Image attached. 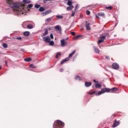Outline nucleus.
<instances>
[{
  "label": "nucleus",
  "mask_w": 128,
  "mask_h": 128,
  "mask_svg": "<svg viewBox=\"0 0 128 128\" xmlns=\"http://www.w3.org/2000/svg\"><path fill=\"white\" fill-rule=\"evenodd\" d=\"M6 2L9 4L10 8H14V12H16L17 16H20L24 14L22 10H24V6H22L19 3H14L12 0H6Z\"/></svg>",
  "instance_id": "nucleus-1"
},
{
  "label": "nucleus",
  "mask_w": 128,
  "mask_h": 128,
  "mask_svg": "<svg viewBox=\"0 0 128 128\" xmlns=\"http://www.w3.org/2000/svg\"><path fill=\"white\" fill-rule=\"evenodd\" d=\"M64 126V123L60 120H57L54 122L53 128H62Z\"/></svg>",
  "instance_id": "nucleus-2"
},
{
  "label": "nucleus",
  "mask_w": 128,
  "mask_h": 128,
  "mask_svg": "<svg viewBox=\"0 0 128 128\" xmlns=\"http://www.w3.org/2000/svg\"><path fill=\"white\" fill-rule=\"evenodd\" d=\"M110 92V88H106L102 89L100 92L96 93V96H100V94H102L104 92Z\"/></svg>",
  "instance_id": "nucleus-3"
},
{
  "label": "nucleus",
  "mask_w": 128,
  "mask_h": 128,
  "mask_svg": "<svg viewBox=\"0 0 128 128\" xmlns=\"http://www.w3.org/2000/svg\"><path fill=\"white\" fill-rule=\"evenodd\" d=\"M76 54V50L73 51L72 53H70L69 54V57L66 58L65 59L62 60V61L60 62V64H64V62H68V60H70V58H72V56L73 54Z\"/></svg>",
  "instance_id": "nucleus-4"
},
{
  "label": "nucleus",
  "mask_w": 128,
  "mask_h": 128,
  "mask_svg": "<svg viewBox=\"0 0 128 128\" xmlns=\"http://www.w3.org/2000/svg\"><path fill=\"white\" fill-rule=\"evenodd\" d=\"M67 44L68 43L66 42L65 39H62L60 40V46L62 48H64V46H66Z\"/></svg>",
  "instance_id": "nucleus-5"
},
{
  "label": "nucleus",
  "mask_w": 128,
  "mask_h": 128,
  "mask_svg": "<svg viewBox=\"0 0 128 128\" xmlns=\"http://www.w3.org/2000/svg\"><path fill=\"white\" fill-rule=\"evenodd\" d=\"M54 28H55L56 30L60 32V34H62V26L60 25H57L54 26Z\"/></svg>",
  "instance_id": "nucleus-6"
},
{
  "label": "nucleus",
  "mask_w": 128,
  "mask_h": 128,
  "mask_svg": "<svg viewBox=\"0 0 128 128\" xmlns=\"http://www.w3.org/2000/svg\"><path fill=\"white\" fill-rule=\"evenodd\" d=\"M112 68L114 70H118L120 68V65L116 63H114L112 64Z\"/></svg>",
  "instance_id": "nucleus-7"
},
{
  "label": "nucleus",
  "mask_w": 128,
  "mask_h": 128,
  "mask_svg": "<svg viewBox=\"0 0 128 128\" xmlns=\"http://www.w3.org/2000/svg\"><path fill=\"white\" fill-rule=\"evenodd\" d=\"M120 122L118 121V120H114V124L113 126H112V127L116 128V126H118L120 125Z\"/></svg>",
  "instance_id": "nucleus-8"
},
{
  "label": "nucleus",
  "mask_w": 128,
  "mask_h": 128,
  "mask_svg": "<svg viewBox=\"0 0 128 128\" xmlns=\"http://www.w3.org/2000/svg\"><path fill=\"white\" fill-rule=\"evenodd\" d=\"M43 39L46 42H50V38L49 36H44L43 38Z\"/></svg>",
  "instance_id": "nucleus-9"
},
{
  "label": "nucleus",
  "mask_w": 128,
  "mask_h": 128,
  "mask_svg": "<svg viewBox=\"0 0 128 128\" xmlns=\"http://www.w3.org/2000/svg\"><path fill=\"white\" fill-rule=\"evenodd\" d=\"M85 26L87 30H90V23L88 22H86L85 24Z\"/></svg>",
  "instance_id": "nucleus-10"
},
{
  "label": "nucleus",
  "mask_w": 128,
  "mask_h": 128,
  "mask_svg": "<svg viewBox=\"0 0 128 128\" xmlns=\"http://www.w3.org/2000/svg\"><path fill=\"white\" fill-rule=\"evenodd\" d=\"M32 24H28L27 26V28L29 30H32V28H34V22H32Z\"/></svg>",
  "instance_id": "nucleus-11"
},
{
  "label": "nucleus",
  "mask_w": 128,
  "mask_h": 128,
  "mask_svg": "<svg viewBox=\"0 0 128 128\" xmlns=\"http://www.w3.org/2000/svg\"><path fill=\"white\" fill-rule=\"evenodd\" d=\"M50 12H52V10H48L47 11H46L45 12H44L42 13V14L44 16H46V14H50Z\"/></svg>",
  "instance_id": "nucleus-12"
},
{
  "label": "nucleus",
  "mask_w": 128,
  "mask_h": 128,
  "mask_svg": "<svg viewBox=\"0 0 128 128\" xmlns=\"http://www.w3.org/2000/svg\"><path fill=\"white\" fill-rule=\"evenodd\" d=\"M94 52H96V54H100V50H98V47L94 46Z\"/></svg>",
  "instance_id": "nucleus-13"
},
{
  "label": "nucleus",
  "mask_w": 128,
  "mask_h": 128,
  "mask_svg": "<svg viewBox=\"0 0 128 128\" xmlns=\"http://www.w3.org/2000/svg\"><path fill=\"white\" fill-rule=\"evenodd\" d=\"M23 34L24 36H30V32L26 31L24 32Z\"/></svg>",
  "instance_id": "nucleus-14"
},
{
  "label": "nucleus",
  "mask_w": 128,
  "mask_h": 128,
  "mask_svg": "<svg viewBox=\"0 0 128 128\" xmlns=\"http://www.w3.org/2000/svg\"><path fill=\"white\" fill-rule=\"evenodd\" d=\"M90 86H92V82H85V86H86V88H88Z\"/></svg>",
  "instance_id": "nucleus-15"
},
{
  "label": "nucleus",
  "mask_w": 128,
  "mask_h": 128,
  "mask_svg": "<svg viewBox=\"0 0 128 128\" xmlns=\"http://www.w3.org/2000/svg\"><path fill=\"white\" fill-rule=\"evenodd\" d=\"M75 80H82V78H80V76L76 75L75 76Z\"/></svg>",
  "instance_id": "nucleus-16"
},
{
  "label": "nucleus",
  "mask_w": 128,
  "mask_h": 128,
  "mask_svg": "<svg viewBox=\"0 0 128 128\" xmlns=\"http://www.w3.org/2000/svg\"><path fill=\"white\" fill-rule=\"evenodd\" d=\"M110 90V92H117L118 88L114 87Z\"/></svg>",
  "instance_id": "nucleus-17"
},
{
  "label": "nucleus",
  "mask_w": 128,
  "mask_h": 128,
  "mask_svg": "<svg viewBox=\"0 0 128 128\" xmlns=\"http://www.w3.org/2000/svg\"><path fill=\"white\" fill-rule=\"evenodd\" d=\"M52 18H54V16L50 17V18H46V21L47 22H50L52 20Z\"/></svg>",
  "instance_id": "nucleus-18"
},
{
  "label": "nucleus",
  "mask_w": 128,
  "mask_h": 128,
  "mask_svg": "<svg viewBox=\"0 0 128 128\" xmlns=\"http://www.w3.org/2000/svg\"><path fill=\"white\" fill-rule=\"evenodd\" d=\"M95 87L96 88H102V84H95Z\"/></svg>",
  "instance_id": "nucleus-19"
},
{
  "label": "nucleus",
  "mask_w": 128,
  "mask_h": 128,
  "mask_svg": "<svg viewBox=\"0 0 128 128\" xmlns=\"http://www.w3.org/2000/svg\"><path fill=\"white\" fill-rule=\"evenodd\" d=\"M22 2H24V4H30V0H23Z\"/></svg>",
  "instance_id": "nucleus-20"
},
{
  "label": "nucleus",
  "mask_w": 128,
  "mask_h": 128,
  "mask_svg": "<svg viewBox=\"0 0 128 128\" xmlns=\"http://www.w3.org/2000/svg\"><path fill=\"white\" fill-rule=\"evenodd\" d=\"M74 6H69L66 8V10H72Z\"/></svg>",
  "instance_id": "nucleus-21"
},
{
  "label": "nucleus",
  "mask_w": 128,
  "mask_h": 128,
  "mask_svg": "<svg viewBox=\"0 0 128 128\" xmlns=\"http://www.w3.org/2000/svg\"><path fill=\"white\" fill-rule=\"evenodd\" d=\"M24 60L25 62H30L32 60V59L30 58H24Z\"/></svg>",
  "instance_id": "nucleus-22"
},
{
  "label": "nucleus",
  "mask_w": 128,
  "mask_h": 128,
  "mask_svg": "<svg viewBox=\"0 0 128 128\" xmlns=\"http://www.w3.org/2000/svg\"><path fill=\"white\" fill-rule=\"evenodd\" d=\"M68 6H74L72 5V2L71 1H68L67 3Z\"/></svg>",
  "instance_id": "nucleus-23"
},
{
  "label": "nucleus",
  "mask_w": 128,
  "mask_h": 128,
  "mask_svg": "<svg viewBox=\"0 0 128 128\" xmlns=\"http://www.w3.org/2000/svg\"><path fill=\"white\" fill-rule=\"evenodd\" d=\"M56 18H58V19H62V18H64V16L57 15V16H56Z\"/></svg>",
  "instance_id": "nucleus-24"
},
{
  "label": "nucleus",
  "mask_w": 128,
  "mask_h": 128,
  "mask_svg": "<svg viewBox=\"0 0 128 128\" xmlns=\"http://www.w3.org/2000/svg\"><path fill=\"white\" fill-rule=\"evenodd\" d=\"M82 36L81 34L77 35L74 38H76L77 40V38H82Z\"/></svg>",
  "instance_id": "nucleus-25"
},
{
  "label": "nucleus",
  "mask_w": 128,
  "mask_h": 128,
  "mask_svg": "<svg viewBox=\"0 0 128 128\" xmlns=\"http://www.w3.org/2000/svg\"><path fill=\"white\" fill-rule=\"evenodd\" d=\"M2 46H3V48H8V44H6V43H3Z\"/></svg>",
  "instance_id": "nucleus-26"
},
{
  "label": "nucleus",
  "mask_w": 128,
  "mask_h": 128,
  "mask_svg": "<svg viewBox=\"0 0 128 128\" xmlns=\"http://www.w3.org/2000/svg\"><path fill=\"white\" fill-rule=\"evenodd\" d=\"M104 40L100 39L98 40V44H102V42H104Z\"/></svg>",
  "instance_id": "nucleus-27"
},
{
  "label": "nucleus",
  "mask_w": 128,
  "mask_h": 128,
  "mask_svg": "<svg viewBox=\"0 0 128 128\" xmlns=\"http://www.w3.org/2000/svg\"><path fill=\"white\" fill-rule=\"evenodd\" d=\"M48 34V30H46L44 32L43 34V36H46Z\"/></svg>",
  "instance_id": "nucleus-28"
},
{
  "label": "nucleus",
  "mask_w": 128,
  "mask_h": 128,
  "mask_svg": "<svg viewBox=\"0 0 128 128\" xmlns=\"http://www.w3.org/2000/svg\"><path fill=\"white\" fill-rule=\"evenodd\" d=\"M98 16H104V12H99L98 14Z\"/></svg>",
  "instance_id": "nucleus-29"
},
{
  "label": "nucleus",
  "mask_w": 128,
  "mask_h": 128,
  "mask_svg": "<svg viewBox=\"0 0 128 128\" xmlns=\"http://www.w3.org/2000/svg\"><path fill=\"white\" fill-rule=\"evenodd\" d=\"M49 44L50 46H54V41H50L49 42Z\"/></svg>",
  "instance_id": "nucleus-30"
},
{
  "label": "nucleus",
  "mask_w": 128,
  "mask_h": 128,
  "mask_svg": "<svg viewBox=\"0 0 128 128\" xmlns=\"http://www.w3.org/2000/svg\"><path fill=\"white\" fill-rule=\"evenodd\" d=\"M39 10L40 12H44V8L42 7H40L39 8Z\"/></svg>",
  "instance_id": "nucleus-31"
},
{
  "label": "nucleus",
  "mask_w": 128,
  "mask_h": 128,
  "mask_svg": "<svg viewBox=\"0 0 128 128\" xmlns=\"http://www.w3.org/2000/svg\"><path fill=\"white\" fill-rule=\"evenodd\" d=\"M86 14H87V16H90V12L88 10H87L86 11Z\"/></svg>",
  "instance_id": "nucleus-32"
},
{
  "label": "nucleus",
  "mask_w": 128,
  "mask_h": 128,
  "mask_svg": "<svg viewBox=\"0 0 128 128\" xmlns=\"http://www.w3.org/2000/svg\"><path fill=\"white\" fill-rule=\"evenodd\" d=\"M100 38H101V40H103L104 41V40H106V36H100Z\"/></svg>",
  "instance_id": "nucleus-33"
},
{
  "label": "nucleus",
  "mask_w": 128,
  "mask_h": 128,
  "mask_svg": "<svg viewBox=\"0 0 128 128\" xmlns=\"http://www.w3.org/2000/svg\"><path fill=\"white\" fill-rule=\"evenodd\" d=\"M40 7V4H36L34 6V8H38Z\"/></svg>",
  "instance_id": "nucleus-34"
},
{
  "label": "nucleus",
  "mask_w": 128,
  "mask_h": 128,
  "mask_svg": "<svg viewBox=\"0 0 128 128\" xmlns=\"http://www.w3.org/2000/svg\"><path fill=\"white\" fill-rule=\"evenodd\" d=\"M32 6H33L32 4H28V8H32Z\"/></svg>",
  "instance_id": "nucleus-35"
},
{
  "label": "nucleus",
  "mask_w": 128,
  "mask_h": 128,
  "mask_svg": "<svg viewBox=\"0 0 128 128\" xmlns=\"http://www.w3.org/2000/svg\"><path fill=\"white\" fill-rule=\"evenodd\" d=\"M30 68H36V66H34V64H31L30 66Z\"/></svg>",
  "instance_id": "nucleus-36"
},
{
  "label": "nucleus",
  "mask_w": 128,
  "mask_h": 128,
  "mask_svg": "<svg viewBox=\"0 0 128 128\" xmlns=\"http://www.w3.org/2000/svg\"><path fill=\"white\" fill-rule=\"evenodd\" d=\"M96 94V92H90L88 93L89 94Z\"/></svg>",
  "instance_id": "nucleus-37"
},
{
  "label": "nucleus",
  "mask_w": 128,
  "mask_h": 128,
  "mask_svg": "<svg viewBox=\"0 0 128 128\" xmlns=\"http://www.w3.org/2000/svg\"><path fill=\"white\" fill-rule=\"evenodd\" d=\"M112 8L110 6H108V7H106V10H112Z\"/></svg>",
  "instance_id": "nucleus-38"
},
{
  "label": "nucleus",
  "mask_w": 128,
  "mask_h": 128,
  "mask_svg": "<svg viewBox=\"0 0 128 128\" xmlns=\"http://www.w3.org/2000/svg\"><path fill=\"white\" fill-rule=\"evenodd\" d=\"M71 34H72V36H76V32H71Z\"/></svg>",
  "instance_id": "nucleus-39"
},
{
  "label": "nucleus",
  "mask_w": 128,
  "mask_h": 128,
  "mask_svg": "<svg viewBox=\"0 0 128 128\" xmlns=\"http://www.w3.org/2000/svg\"><path fill=\"white\" fill-rule=\"evenodd\" d=\"M50 37L51 38H54V34H50Z\"/></svg>",
  "instance_id": "nucleus-40"
},
{
  "label": "nucleus",
  "mask_w": 128,
  "mask_h": 128,
  "mask_svg": "<svg viewBox=\"0 0 128 128\" xmlns=\"http://www.w3.org/2000/svg\"><path fill=\"white\" fill-rule=\"evenodd\" d=\"M75 13L74 12H72V14H71V16H74Z\"/></svg>",
  "instance_id": "nucleus-41"
},
{
  "label": "nucleus",
  "mask_w": 128,
  "mask_h": 128,
  "mask_svg": "<svg viewBox=\"0 0 128 128\" xmlns=\"http://www.w3.org/2000/svg\"><path fill=\"white\" fill-rule=\"evenodd\" d=\"M16 39L18 40H22V37H17V38H16Z\"/></svg>",
  "instance_id": "nucleus-42"
},
{
  "label": "nucleus",
  "mask_w": 128,
  "mask_h": 128,
  "mask_svg": "<svg viewBox=\"0 0 128 128\" xmlns=\"http://www.w3.org/2000/svg\"><path fill=\"white\" fill-rule=\"evenodd\" d=\"M106 58L107 60H110V56H106Z\"/></svg>",
  "instance_id": "nucleus-43"
},
{
  "label": "nucleus",
  "mask_w": 128,
  "mask_h": 128,
  "mask_svg": "<svg viewBox=\"0 0 128 128\" xmlns=\"http://www.w3.org/2000/svg\"><path fill=\"white\" fill-rule=\"evenodd\" d=\"M48 0H44V2L46 4L48 2Z\"/></svg>",
  "instance_id": "nucleus-44"
},
{
  "label": "nucleus",
  "mask_w": 128,
  "mask_h": 128,
  "mask_svg": "<svg viewBox=\"0 0 128 128\" xmlns=\"http://www.w3.org/2000/svg\"><path fill=\"white\" fill-rule=\"evenodd\" d=\"M58 56H60V52H58L56 54Z\"/></svg>",
  "instance_id": "nucleus-45"
},
{
  "label": "nucleus",
  "mask_w": 128,
  "mask_h": 128,
  "mask_svg": "<svg viewBox=\"0 0 128 128\" xmlns=\"http://www.w3.org/2000/svg\"><path fill=\"white\" fill-rule=\"evenodd\" d=\"M56 58H58V55L57 54L56 56Z\"/></svg>",
  "instance_id": "nucleus-46"
},
{
  "label": "nucleus",
  "mask_w": 128,
  "mask_h": 128,
  "mask_svg": "<svg viewBox=\"0 0 128 128\" xmlns=\"http://www.w3.org/2000/svg\"><path fill=\"white\" fill-rule=\"evenodd\" d=\"M5 62L6 66H8V61H6Z\"/></svg>",
  "instance_id": "nucleus-47"
},
{
  "label": "nucleus",
  "mask_w": 128,
  "mask_h": 128,
  "mask_svg": "<svg viewBox=\"0 0 128 128\" xmlns=\"http://www.w3.org/2000/svg\"><path fill=\"white\" fill-rule=\"evenodd\" d=\"M62 70H64L62 68L60 70V72H62Z\"/></svg>",
  "instance_id": "nucleus-48"
},
{
  "label": "nucleus",
  "mask_w": 128,
  "mask_h": 128,
  "mask_svg": "<svg viewBox=\"0 0 128 128\" xmlns=\"http://www.w3.org/2000/svg\"><path fill=\"white\" fill-rule=\"evenodd\" d=\"M20 50H21V52H24V49H22V48H21V49H20Z\"/></svg>",
  "instance_id": "nucleus-49"
},
{
  "label": "nucleus",
  "mask_w": 128,
  "mask_h": 128,
  "mask_svg": "<svg viewBox=\"0 0 128 128\" xmlns=\"http://www.w3.org/2000/svg\"><path fill=\"white\" fill-rule=\"evenodd\" d=\"M93 82H96V80H94Z\"/></svg>",
  "instance_id": "nucleus-50"
},
{
  "label": "nucleus",
  "mask_w": 128,
  "mask_h": 128,
  "mask_svg": "<svg viewBox=\"0 0 128 128\" xmlns=\"http://www.w3.org/2000/svg\"><path fill=\"white\" fill-rule=\"evenodd\" d=\"M96 18H100L98 17V15H96Z\"/></svg>",
  "instance_id": "nucleus-51"
},
{
  "label": "nucleus",
  "mask_w": 128,
  "mask_h": 128,
  "mask_svg": "<svg viewBox=\"0 0 128 128\" xmlns=\"http://www.w3.org/2000/svg\"><path fill=\"white\" fill-rule=\"evenodd\" d=\"M78 8V6H76V8Z\"/></svg>",
  "instance_id": "nucleus-52"
},
{
  "label": "nucleus",
  "mask_w": 128,
  "mask_h": 128,
  "mask_svg": "<svg viewBox=\"0 0 128 128\" xmlns=\"http://www.w3.org/2000/svg\"><path fill=\"white\" fill-rule=\"evenodd\" d=\"M68 40V38H66V40Z\"/></svg>",
  "instance_id": "nucleus-53"
},
{
  "label": "nucleus",
  "mask_w": 128,
  "mask_h": 128,
  "mask_svg": "<svg viewBox=\"0 0 128 128\" xmlns=\"http://www.w3.org/2000/svg\"><path fill=\"white\" fill-rule=\"evenodd\" d=\"M2 69V66H0V70Z\"/></svg>",
  "instance_id": "nucleus-54"
},
{
  "label": "nucleus",
  "mask_w": 128,
  "mask_h": 128,
  "mask_svg": "<svg viewBox=\"0 0 128 128\" xmlns=\"http://www.w3.org/2000/svg\"><path fill=\"white\" fill-rule=\"evenodd\" d=\"M49 1H50V0H48Z\"/></svg>",
  "instance_id": "nucleus-55"
}]
</instances>
